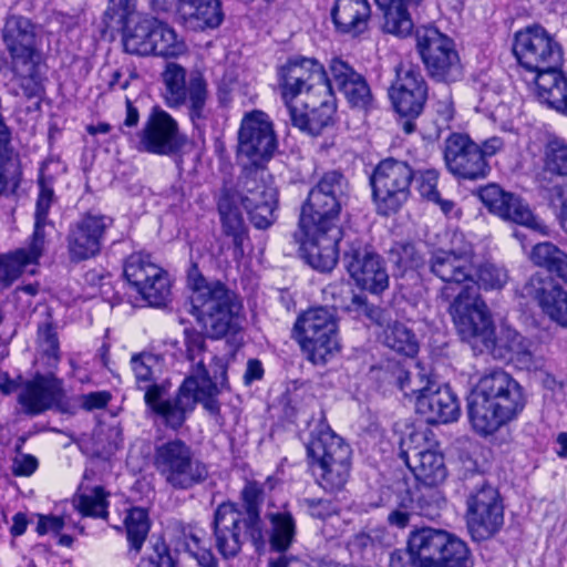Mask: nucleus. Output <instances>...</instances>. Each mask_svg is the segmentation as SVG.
I'll list each match as a JSON object with an SVG mask.
<instances>
[{
  "instance_id": "nucleus-63",
  "label": "nucleus",
  "mask_w": 567,
  "mask_h": 567,
  "mask_svg": "<svg viewBox=\"0 0 567 567\" xmlns=\"http://www.w3.org/2000/svg\"><path fill=\"white\" fill-rule=\"evenodd\" d=\"M390 381H393L401 391L408 394L409 383H410V373L405 365L403 364H393L390 371Z\"/></svg>"
},
{
  "instance_id": "nucleus-24",
  "label": "nucleus",
  "mask_w": 567,
  "mask_h": 567,
  "mask_svg": "<svg viewBox=\"0 0 567 567\" xmlns=\"http://www.w3.org/2000/svg\"><path fill=\"white\" fill-rule=\"evenodd\" d=\"M478 196L488 210L498 217L525 226L543 236L549 235L548 226L533 214L528 204L519 196L504 192L495 184L481 188Z\"/></svg>"
},
{
  "instance_id": "nucleus-33",
  "label": "nucleus",
  "mask_w": 567,
  "mask_h": 567,
  "mask_svg": "<svg viewBox=\"0 0 567 567\" xmlns=\"http://www.w3.org/2000/svg\"><path fill=\"white\" fill-rule=\"evenodd\" d=\"M330 73L334 84L344 94L348 102L359 109H368L372 94L367 81L341 59H333Z\"/></svg>"
},
{
  "instance_id": "nucleus-19",
  "label": "nucleus",
  "mask_w": 567,
  "mask_h": 567,
  "mask_svg": "<svg viewBox=\"0 0 567 567\" xmlns=\"http://www.w3.org/2000/svg\"><path fill=\"white\" fill-rule=\"evenodd\" d=\"M165 85L164 99L169 107H179L187 101L189 116L194 123L205 117L207 100V84L204 76L196 72L189 78L186 85V71L176 63H168L163 72Z\"/></svg>"
},
{
  "instance_id": "nucleus-57",
  "label": "nucleus",
  "mask_w": 567,
  "mask_h": 567,
  "mask_svg": "<svg viewBox=\"0 0 567 567\" xmlns=\"http://www.w3.org/2000/svg\"><path fill=\"white\" fill-rule=\"evenodd\" d=\"M109 391H96L80 395L76 401L79 405L85 411H93L103 409L111 400Z\"/></svg>"
},
{
  "instance_id": "nucleus-46",
  "label": "nucleus",
  "mask_w": 567,
  "mask_h": 567,
  "mask_svg": "<svg viewBox=\"0 0 567 567\" xmlns=\"http://www.w3.org/2000/svg\"><path fill=\"white\" fill-rule=\"evenodd\" d=\"M384 343L390 349L406 357H413L417 352V343L411 330L399 322L385 329Z\"/></svg>"
},
{
  "instance_id": "nucleus-52",
  "label": "nucleus",
  "mask_w": 567,
  "mask_h": 567,
  "mask_svg": "<svg viewBox=\"0 0 567 567\" xmlns=\"http://www.w3.org/2000/svg\"><path fill=\"white\" fill-rule=\"evenodd\" d=\"M431 436L432 432L427 426L423 424L413 426L401 441L402 458L409 460L412 451L424 452V449L433 447Z\"/></svg>"
},
{
  "instance_id": "nucleus-53",
  "label": "nucleus",
  "mask_w": 567,
  "mask_h": 567,
  "mask_svg": "<svg viewBox=\"0 0 567 567\" xmlns=\"http://www.w3.org/2000/svg\"><path fill=\"white\" fill-rule=\"evenodd\" d=\"M39 344L42 353L48 358V365L54 368L60 360L59 340L54 327L45 321L38 329Z\"/></svg>"
},
{
  "instance_id": "nucleus-18",
  "label": "nucleus",
  "mask_w": 567,
  "mask_h": 567,
  "mask_svg": "<svg viewBox=\"0 0 567 567\" xmlns=\"http://www.w3.org/2000/svg\"><path fill=\"white\" fill-rule=\"evenodd\" d=\"M465 519L473 539L494 536L504 524V505L497 488L487 483L475 487L466 499Z\"/></svg>"
},
{
  "instance_id": "nucleus-1",
  "label": "nucleus",
  "mask_w": 567,
  "mask_h": 567,
  "mask_svg": "<svg viewBox=\"0 0 567 567\" xmlns=\"http://www.w3.org/2000/svg\"><path fill=\"white\" fill-rule=\"evenodd\" d=\"M347 190L344 176L336 171L328 172L309 192L301 208L293 237L300 245L302 258L316 270L330 271L337 265L342 237L338 219Z\"/></svg>"
},
{
  "instance_id": "nucleus-3",
  "label": "nucleus",
  "mask_w": 567,
  "mask_h": 567,
  "mask_svg": "<svg viewBox=\"0 0 567 567\" xmlns=\"http://www.w3.org/2000/svg\"><path fill=\"white\" fill-rule=\"evenodd\" d=\"M525 395L508 373L495 370L483 375L468 396V417L475 432L491 435L524 409Z\"/></svg>"
},
{
  "instance_id": "nucleus-4",
  "label": "nucleus",
  "mask_w": 567,
  "mask_h": 567,
  "mask_svg": "<svg viewBox=\"0 0 567 567\" xmlns=\"http://www.w3.org/2000/svg\"><path fill=\"white\" fill-rule=\"evenodd\" d=\"M192 313L207 334L219 339L241 329L243 303L235 291L219 280L189 278Z\"/></svg>"
},
{
  "instance_id": "nucleus-41",
  "label": "nucleus",
  "mask_w": 567,
  "mask_h": 567,
  "mask_svg": "<svg viewBox=\"0 0 567 567\" xmlns=\"http://www.w3.org/2000/svg\"><path fill=\"white\" fill-rule=\"evenodd\" d=\"M267 518L271 524L270 546L274 550L285 553L292 544L296 524L289 512H268Z\"/></svg>"
},
{
  "instance_id": "nucleus-39",
  "label": "nucleus",
  "mask_w": 567,
  "mask_h": 567,
  "mask_svg": "<svg viewBox=\"0 0 567 567\" xmlns=\"http://www.w3.org/2000/svg\"><path fill=\"white\" fill-rule=\"evenodd\" d=\"M39 195L35 204L34 229L30 237L31 240L47 247L45 227L50 225L48 215L54 202V190L52 179L45 178L43 175L39 178Z\"/></svg>"
},
{
  "instance_id": "nucleus-35",
  "label": "nucleus",
  "mask_w": 567,
  "mask_h": 567,
  "mask_svg": "<svg viewBox=\"0 0 567 567\" xmlns=\"http://www.w3.org/2000/svg\"><path fill=\"white\" fill-rule=\"evenodd\" d=\"M535 94L542 104L567 115V74L553 68L532 78Z\"/></svg>"
},
{
  "instance_id": "nucleus-21",
  "label": "nucleus",
  "mask_w": 567,
  "mask_h": 567,
  "mask_svg": "<svg viewBox=\"0 0 567 567\" xmlns=\"http://www.w3.org/2000/svg\"><path fill=\"white\" fill-rule=\"evenodd\" d=\"M264 168L245 167L240 185V200L251 223L259 229L275 221L277 190L266 181Z\"/></svg>"
},
{
  "instance_id": "nucleus-43",
  "label": "nucleus",
  "mask_w": 567,
  "mask_h": 567,
  "mask_svg": "<svg viewBox=\"0 0 567 567\" xmlns=\"http://www.w3.org/2000/svg\"><path fill=\"white\" fill-rule=\"evenodd\" d=\"M154 39L152 42V54L161 55V56H179L184 54L187 50V47L183 39H181L176 31L156 20V27L154 31Z\"/></svg>"
},
{
  "instance_id": "nucleus-11",
  "label": "nucleus",
  "mask_w": 567,
  "mask_h": 567,
  "mask_svg": "<svg viewBox=\"0 0 567 567\" xmlns=\"http://www.w3.org/2000/svg\"><path fill=\"white\" fill-rule=\"evenodd\" d=\"M413 178L411 167L401 161L386 158L374 168L370 183L379 214L396 213L408 200Z\"/></svg>"
},
{
  "instance_id": "nucleus-59",
  "label": "nucleus",
  "mask_w": 567,
  "mask_h": 567,
  "mask_svg": "<svg viewBox=\"0 0 567 567\" xmlns=\"http://www.w3.org/2000/svg\"><path fill=\"white\" fill-rule=\"evenodd\" d=\"M167 389L164 384H156L151 383L146 385L145 390V403L154 411L156 412L163 403L166 401L163 399L164 394L166 393Z\"/></svg>"
},
{
  "instance_id": "nucleus-26",
  "label": "nucleus",
  "mask_w": 567,
  "mask_h": 567,
  "mask_svg": "<svg viewBox=\"0 0 567 567\" xmlns=\"http://www.w3.org/2000/svg\"><path fill=\"white\" fill-rule=\"evenodd\" d=\"M444 159L447 169L456 177L476 181L487 177L488 162L480 152V145L470 136L454 133L445 141Z\"/></svg>"
},
{
  "instance_id": "nucleus-64",
  "label": "nucleus",
  "mask_w": 567,
  "mask_h": 567,
  "mask_svg": "<svg viewBox=\"0 0 567 567\" xmlns=\"http://www.w3.org/2000/svg\"><path fill=\"white\" fill-rule=\"evenodd\" d=\"M505 147L504 141L498 136H492L485 140L482 145H480V152L484 156V161H488L489 157L495 156L499 152H502Z\"/></svg>"
},
{
  "instance_id": "nucleus-34",
  "label": "nucleus",
  "mask_w": 567,
  "mask_h": 567,
  "mask_svg": "<svg viewBox=\"0 0 567 567\" xmlns=\"http://www.w3.org/2000/svg\"><path fill=\"white\" fill-rule=\"evenodd\" d=\"M331 18L339 32L358 37L369 28L371 6L368 0H336Z\"/></svg>"
},
{
  "instance_id": "nucleus-25",
  "label": "nucleus",
  "mask_w": 567,
  "mask_h": 567,
  "mask_svg": "<svg viewBox=\"0 0 567 567\" xmlns=\"http://www.w3.org/2000/svg\"><path fill=\"white\" fill-rule=\"evenodd\" d=\"M395 73L396 80L389 92L393 107L402 116H419L427 95L426 83L419 66L400 62Z\"/></svg>"
},
{
  "instance_id": "nucleus-27",
  "label": "nucleus",
  "mask_w": 567,
  "mask_h": 567,
  "mask_svg": "<svg viewBox=\"0 0 567 567\" xmlns=\"http://www.w3.org/2000/svg\"><path fill=\"white\" fill-rule=\"evenodd\" d=\"M112 224L109 216L95 214H86L75 221L70 227L66 239L71 260L81 261L97 255L104 234Z\"/></svg>"
},
{
  "instance_id": "nucleus-23",
  "label": "nucleus",
  "mask_w": 567,
  "mask_h": 567,
  "mask_svg": "<svg viewBox=\"0 0 567 567\" xmlns=\"http://www.w3.org/2000/svg\"><path fill=\"white\" fill-rule=\"evenodd\" d=\"M474 259L473 245L463 234H454L452 248L433 252L430 268L444 282L467 284L474 281Z\"/></svg>"
},
{
  "instance_id": "nucleus-54",
  "label": "nucleus",
  "mask_w": 567,
  "mask_h": 567,
  "mask_svg": "<svg viewBox=\"0 0 567 567\" xmlns=\"http://www.w3.org/2000/svg\"><path fill=\"white\" fill-rule=\"evenodd\" d=\"M131 367L137 382H151L159 368V360L152 353H140L131 359Z\"/></svg>"
},
{
  "instance_id": "nucleus-2",
  "label": "nucleus",
  "mask_w": 567,
  "mask_h": 567,
  "mask_svg": "<svg viewBox=\"0 0 567 567\" xmlns=\"http://www.w3.org/2000/svg\"><path fill=\"white\" fill-rule=\"evenodd\" d=\"M449 313L461 339L474 351H487L530 368V341L508 326H502L496 334L491 311L477 289L465 286L451 302Z\"/></svg>"
},
{
  "instance_id": "nucleus-29",
  "label": "nucleus",
  "mask_w": 567,
  "mask_h": 567,
  "mask_svg": "<svg viewBox=\"0 0 567 567\" xmlns=\"http://www.w3.org/2000/svg\"><path fill=\"white\" fill-rule=\"evenodd\" d=\"M179 145L177 122L167 112L153 109L140 133V148L153 154L169 155Z\"/></svg>"
},
{
  "instance_id": "nucleus-42",
  "label": "nucleus",
  "mask_w": 567,
  "mask_h": 567,
  "mask_svg": "<svg viewBox=\"0 0 567 567\" xmlns=\"http://www.w3.org/2000/svg\"><path fill=\"white\" fill-rule=\"evenodd\" d=\"M224 233L233 238L237 249H241L246 237V228L243 216L235 206V200L228 196L223 197L218 204Z\"/></svg>"
},
{
  "instance_id": "nucleus-13",
  "label": "nucleus",
  "mask_w": 567,
  "mask_h": 567,
  "mask_svg": "<svg viewBox=\"0 0 567 567\" xmlns=\"http://www.w3.org/2000/svg\"><path fill=\"white\" fill-rule=\"evenodd\" d=\"M134 0H110L104 12L107 28H123L125 51L136 55L152 54L156 19L135 13Z\"/></svg>"
},
{
  "instance_id": "nucleus-61",
  "label": "nucleus",
  "mask_w": 567,
  "mask_h": 567,
  "mask_svg": "<svg viewBox=\"0 0 567 567\" xmlns=\"http://www.w3.org/2000/svg\"><path fill=\"white\" fill-rule=\"evenodd\" d=\"M63 527L64 522L61 517L40 515L37 532L39 535H45L48 533H59Z\"/></svg>"
},
{
  "instance_id": "nucleus-22",
  "label": "nucleus",
  "mask_w": 567,
  "mask_h": 567,
  "mask_svg": "<svg viewBox=\"0 0 567 567\" xmlns=\"http://www.w3.org/2000/svg\"><path fill=\"white\" fill-rule=\"evenodd\" d=\"M343 262L350 277L361 289L380 293L389 287V275L382 258L355 238L344 250Z\"/></svg>"
},
{
  "instance_id": "nucleus-12",
  "label": "nucleus",
  "mask_w": 567,
  "mask_h": 567,
  "mask_svg": "<svg viewBox=\"0 0 567 567\" xmlns=\"http://www.w3.org/2000/svg\"><path fill=\"white\" fill-rule=\"evenodd\" d=\"M416 48L432 79L450 83L462 78L463 66L453 40L437 29L417 30Z\"/></svg>"
},
{
  "instance_id": "nucleus-58",
  "label": "nucleus",
  "mask_w": 567,
  "mask_h": 567,
  "mask_svg": "<svg viewBox=\"0 0 567 567\" xmlns=\"http://www.w3.org/2000/svg\"><path fill=\"white\" fill-rule=\"evenodd\" d=\"M38 468V460L30 454H22L13 460L12 472L18 476H30Z\"/></svg>"
},
{
  "instance_id": "nucleus-31",
  "label": "nucleus",
  "mask_w": 567,
  "mask_h": 567,
  "mask_svg": "<svg viewBox=\"0 0 567 567\" xmlns=\"http://www.w3.org/2000/svg\"><path fill=\"white\" fill-rule=\"evenodd\" d=\"M327 95H316L312 100L303 99L305 110H299L297 104L287 107L292 124L310 135H319L332 123L337 109L333 91L329 90Z\"/></svg>"
},
{
  "instance_id": "nucleus-6",
  "label": "nucleus",
  "mask_w": 567,
  "mask_h": 567,
  "mask_svg": "<svg viewBox=\"0 0 567 567\" xmlns=\"http://www.w3.org/2000/svg\"><path fill=\"white\" fill-rule=\"evenodd\" d=\"M413 567H434L452 564L457 567H473L467 545L457 536L431 527L411 532L406 547Z\"/></svg>"
},
{
  "instance_id": "nucleus-51",
  "label": "nucleus",
  "mask_w": 567,
  "mask_h": 567,
  "mask_svg": "<svg viewBox=\"0 0 567 567\" xmlns=\"http://www.w3.org/2000/svg\"><path fill=\"white\" fill-rule=\"evenodd\" d=\"M565 252L551 243L545 241L537 244L533 247L529 259L538 267H544L547 270L555 272L561 260H564Z\"/></svg>"
},
{
  "instance_id": "nucleus-56",
  "label": "nucleus",
  "mask_w": 567,
  "mask_h": 567,
  "mask_svg": "<svg viewBox=\"0 0 567 567\" xmlns=\"http://www.w3.org/2000/svg\"><path fill=\"white\" fill-rule=\"evenodd\" d=\"M185 344H186L187 358L194 364L190 373H193L196 370L197 364L200 360H203V365H204V369L206 370L205 358H204V355L206 353L204 336L197 331L186 330L185 331Z\"/></svg>"
},
{
  "instance_id": "nucleus-40",
  "label": "nucleus",
  "mask_w": 567,
  "mask_h": 567,
  "mask_svg": "<svg viewBox=\"0 0 567 567\" xmlns=\"http://www.w3.org/2000/svg\"><path fill=\"white\" fill-rule=\"evenodd\" d=\"M107 496L109 493L101 486L92 488L81 486L73 497V505L83 516L106 518Z\"/></svg>"
},
{
  "instance_id": "nucleus-37",
  "label": "nucleus",
  "mask_w": 567,
  "mask_h": 567,
  "mask_svg": "<svg viewBox=\"0 0 567 567\" xmlns=\"http://www.w3.org/2000/svg\"><path fill=\"white\" fill-rule=\"evenodd\" d=\"M177 12L184 23L194 30L216 28L223 21L218 0H176Z\"/></svg>"
},
{
  "instance_id": "nucleus-16",
  "label": "nucleus",
  "mask_w": 567,
  "mask_h": 567,
  "mask_svg": "<svg viewBox=\"0 0 567 567\" xmlns=\"http://www.w3.org/2000/svg\"><path fill=\"white\" fill-rule=\"evenodd\" d=\"M277 148L272 122L261 111L247 113L238 131V159L245 167L262 168Z\"/></svg>"
},
{
  "instance_id": "nucleus-32",
  "label": "nucleus",
  "mask_w": 567,
  "mask_h": 567,
  "mask_svg": "<svg viewBox=\"0 0 567 567\" xmlns=\"http://www.w3.org/2000/svg\"><path fill=\"white\" fill-rule=\"evenodd\" d=\"M524 293L537 301L549 320L567 329V290L553 279L533 276L525 285Z\"/></svg>"
},
{
  "instance_id": "nucleus-62",
  "label": "nucleus",
  "mask_w": 567,
  "mask_h": 567,
  "mask_svg": "<svg viewBox=\"0 0 567 567\" xmlns=\"http://www.w3.org/2000/svg\"><path fill=\"white\" fill-rule=\"evenodd\" d=\"M560 200V207L557 215L561 229L567 234V197L560 186L555 185L551 189L550 200Z\"/></svg>"
},
{
  "instance_id": "nucleus-15",
  "label": "nucleus",
  "mask_w": 567,
  "mask_h": 567,
  "mask_svg": "<svg viewBox=\"0 0 567 567\" xmlns=\"http://www.w3.org/2000/svg\"><path fill=\"white\" fill-rule=\"evenodd\" d=\"M1 41L16 73L28 72L40 58L42 35L40 28L29 18L10 14L1 29Z\"/></svg>"
},
{
  "instance_id": "nucleus-49",
  "label": "nucleus",
  "mask_w": 567,
  "mask_h": 567,
  "mask_svg": "<svg viewBox=\"0 0 567 567\" xmlns=\"http://www.w3.org/2000/svg\"><path fill=\"white\" fill-rule=\"evenodd\" d=\"M509 276L505 267L485 262L478 268L474 267V281L484 290H499L508 282Z\"/></svg>"
},
{
  "instance_id": "nucleus-60",
  "label": "nucleus",
  "mask_w": 567,
  "mask_h": 567,
  "mask_svg": "<svg viewBox=\"0 0 567 567\" xmlns=\"http://www.w3.org/2000/svg\"><path fill=\"white\" fill-rule=\"evenodd\" d=\"M9 162L0 161V197L14 193L19 186V178L8 173Z\"/></svg>"
},
{
  "instance_id": "nucleus-28",
  "label": "nucleus",
  "mask_w": 567,
  "mask_h": 567,
  "mask_svg": "<svg viewBox=\"0 0 567 567\" xmlns=\"http://www.w3.org/2000/svg\"><path fill=\"white\" fill-rule=\"evenodd\" d=\"M419 392L415 400V411L422 415L426 423H450L460 417L461 408L457 396L450 386H439L429 383Z\"/></svg>"
},
{
  "instance_id": "nucleus-30",
  "label": "nucleus",
  "mask_w": 567,
  "mask_h": 567,
  "mask_svg": "<svg viewBox=\"0 0 567 567\" xmlns=\"http://www.w3.org/2000/svg\"><path fill=\"white\" fill-rule=\"evenodd\" d=\"M62 380L49 374H37L27 381L18 395L24 413L38 415L58 404L63 396Z\"/></svg>"
},
{
  "instance_id": "nucleus-10",
  "label": "nucleus",
  "mask_w": 567,
  "mask_h": 567,
  "mask_svg": "<svg viewBox=\"0 0 567 567\" xmlns=\"http://www.w3.org/2000/svg\"><path fill=\"white\" fill-rule=\"evenodd\" d=\"M278 87L287 107L297 104V99L328 96L332 84L323 65L316 59L295 56L278 69Z\"/></svg>"
},
{
  "instance_id": "nucleus-14",
  "label": "nucleus",
  "mask_w": 567,
  "mask_h": 567,
  "mask_svg": "<svg viewBox=\"0 0 567 567\" xmlns=\"http://www.w3.org/2000/svg\"><path fill=\"white\" fill-rule=\"evenodd\" d=\"M513 52L518 63L533 76L560 68L564 59L561 45L540 25L517 32Z\"/></svg>"
},
{
  "instance_id": "nucleus-9",
  "label": "nucleus",
  "mask_w": 567,
  "mask_h": 567,
  "mask_svg": "<svg viewBox=\"0 0 567 567\" xmlns=\"http://www.w3.org/2000/svg\"><path fill=\"white\" fill-rule=\"evenodd\" d=\"M153 466L164 482L174 489L192 488L204 482L208 475L206 465L181 439L156 444Z\"/></svg>"
},
{
  "instance_id": "nucleus-47",
  "label": "nucleus",
  "mask_w": 567,
  "mask_h": 567,
  "mask_svg": "<svg viewBox=\"0 0 567 567\" xmlns=\"http://www.w3.org/2000/svg\"><path fill=\"white\" fill-rule=\"evenodd\" d=\"M439 182V173L435 169H424L417 172L415 175L416 189L420 195L434 204L440 205L441 209L449 214L454 204L451 200H444L441 198L440 192L437 189Z\"/></svg>"
},
{
  "instance_id": "nucleus-8",
  "label": "nucleus",
  "mask_w": 567,
  "mask_h": 567,
  "mask_svg": "<svg viewBox=\"0 0 567 567\" xmlns=\"http://www.w3.org/2000/svg\"><path fill=\"white\" fill-rule=\"evenodd\" d=\"M307 452L322 488L332 492L347 483L351 450L340 436L329 429L322 430L311 437Z\"/></svg>"
},
{
  "instance_id": "nucleus-44",
  "label": "nucleus",
  "mask_w": 567,
  "mask_h": 567,
  "mask_svg": "<svg viewBox=\"0 0 567 567\" xmlns=\"http://www.w3.org/2000/svg\"><path fill=\"white\" fill-rule=\"evenodd\" d=\"M124 525L130 546L138 551L142 548L151 527L146 509L142 507H132L128 509L124 519Z\"/></svg>"
},
{
  "instance_id": "nucleus-20",
  "label": "nucleus",
  "mask_w": 567,
  "mask_h": 567,
  "mask_svg": "<svg viewBox=\"0 0 567 567\" xmlns=\"http://www.w3.org/2000/svg\"><path fill=\"white\" fill-rule=\"evenodd\" d=\"M215 392L213 380L204 369L203 360L196 370L183 381L174 399L166 400L155 412L173 430L179 429L195 409L198 399Z\"/></svg>"
},
{
  "instance_id": "nucleus-50",
  "label": "nucleus",
  "mask_w": 567,
  "mask_h": 567,
  "mask_svg": "<svg viewBox=\"0 0 567 567\" xmlns=\"http://www.w3.org/2000/svg\"><path fill=\"white\" fill-rule=\"evenodd\" d=\"M384 12L383 30L386 33L404 38L411 34L413 22L406 10V4L399 8L381 9Z\"/></svg>"
},
{
  "instance_id": "nucleus-55",
  "label": "nucleus",
  "mask_w": 567,
  "mask_h": 567,
  "mask_svg": "<svg viewBox=\"0 0 567 567\" xmlns=\"http://www.w3.org/2000/svg\"><path fill=\"white\" fill-rule=\"evenodd\" d=\"M391 258L403 270L415 268L421 262V256L412 244H398L391 249Z\"/></svg>"
},
{
  "instance_id": "nucleus-38",
  "label": "nucleus",
  "mask_w": 567,
  "mask_h": 567,
  "mask_svg": "<svg viewBox=\"0 0 567 567\" xmlns=\"http://www.w3.org/2000/svg\"><path fill=\"white\" fill-rule=\"evenodd\" d=\"M404 462L416 480L425 485H439L446 478L443 455L433 447H426L424 452L412 451L410 458Z\"/></svg>"
},
{
  "instance_id": "nucleus-36",
  "label": "nucleus",
  "mask_w": 567,
  "mask_h": 567,
  "mask_svg": "<svg viewBox=\"0 0 567 567\" xmlns=\"http://www.w3.org/2000/svg\"><path fill=\"white\" fill-rule=\"evenodd\" d=\"M45 247L29 239L25 247L0 255V285L11 286L28 266H35L43 256Z\"/></svg>"
},
{
  "instance_id": "nucleus-45",
  "label": "nucleus",
  "mask_w": 567,
  "mask_h": 567,
  "mask_svg": "<svg viewBox=\"0 0 567 567\" xmlns=\"http://www.w3.org/2000/svg\"><path fill=\"white\" fill-rule=\"evenodd\" d=\"M200 533L192 528H184L178 538V549L188 553L200 567H217L218 561L210 549L202 546Z\"/></svg>"
},
{
  "instance_id": "nucleus-48",
  "label": "nucleus",
  "mask_w": 567,
  "mask_h": 567,
  "mask_svg": "<svg viewBox=\"0 0 567 567\" xmlns=\"http://www.w3.org/2000/svg\"><path fill=\"white\" fill-rule=\"evenodd\" d=\"M544 168L557 176L567 177V142L554 137L549 140L544 150Z\"/></svg>"
},
{
  "instance_id": "nucleus-17",
  "label": "nucleus",
  "mask_w": 567,
  "mask_h": 567,
  "mask_svg": "<svg viewBox=\"0 0 567 567\" xmlns=\"http://www.w3.org/2000/svg\"><path fill=\"white\" fill-rule=\"evenodd\" d=\"M124 276L150 306L162 307L169 300L171 278L151 255L143 251L131 254L124 264Z\"/></svg>"
},
{
  "instance_id": "nucleus-7",
  "label": "nucleus",
  "mask_w": 567,
  "mask_h": 567,
  "mask_svg": "<svg viewBox=\"0 0 567 567\" xmlns=\"http://www.w3.org/2000/svg\"><path fill=\"white\" fill-rule=\"evenodd\" d=\"M293 338L310 362L327 363L340 350L334 310L315 307L303 311L293 324Z\"/></svg>"
},
{
  "instance_id": "nucleus-5",
  "label": "nucleus",
  "mask_w": 567,
  "mask_h": 567,
  "mask_svg": "<svg viewBox=\"0 0 567 567\" xmlns=\"http://www.w3.org/2000/svg\"><path fill=\"white\" fill-rule=\"evenodd\" d=\"M245 511L233 503L220 504L215 512L214 534L216 547L225 557L236 556L248 537L262 538L259 505L262 487L257 482H248L241 491Z\"/></svg>"
}]
</instances>
